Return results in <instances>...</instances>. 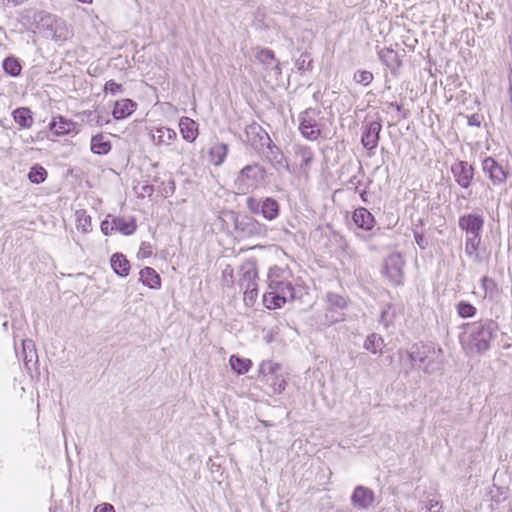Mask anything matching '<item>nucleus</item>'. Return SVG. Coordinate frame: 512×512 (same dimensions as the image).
I'll use <instances>...</instances> for the list:
<instances>
[{"label": "nucleus", "instance_id": "2eb2a0df", "mask_svg": "<svg viewBox=\"0 0 512 512\" xmlns=\"http://www.w3.org/2000/svg\"><path fill=\"white\" fill-rule=\"evenodd\" d=\"M268 152L266 154V159L270 163L273 169H275L276 172L281 174L282 172H288L289 171V164L288 161L283 154V152L276 146L268 145Z\"/></svg>", "mask_w": 512, "mask_h": 512}, {"label": "nucleus", "instance_id": "bb28decb", "mask_svg": "<svg viewBox=\"0 0 512 512\" xmlns=\"http://www.w3.org/2000/svg\"><path fill=\"white\" fill-rule=\"evenodd\" d=\"M90 149L94 154L106 155L111 150V142L103 134H97L91 139Z\"/></svg>", "mask_w": 512, "mask_h": 512}, {"label": "nucleus", "instance_id": "f3484780", "mask_svg": "<svg viewBox=\"0 0 512 512\" xmlns=\"http://www.w3.org/2000/svg\"><path fill=\"white\" fill-rule=\"evenodd\" d=\"M248 142L254 146L269 145L271 142L268 134L257 124L249 125L245 130Z\"/></svg>", "mask_w": 512, "mask_h": 512}, {"label": "nucleus", "instance_id": "ddd939ff", "mask_svg": "<svg viewBox=\"0 0 512 512\" xmlns=\"http://www.w3.org/2000/svg\"><path fill=\"white\" fill-rule=\"evenodd\" d=\"M482 168L494 185L505 183L508 172L504 166L496 162L492 157H486L482 161Z\"/></svg>", "mask_w": 512, "mask_h": 512}, {"label": "nucleus", "instance_id": "aec40b11", "mask_svg": "<svg viewBox=\"0 0 512 512\" xmlns=\"http://www.w3.org/2000/svg\"><path fill=\"white\" fill-rule=\"evenodd\" d=\"M49 128L56 136H63L74 131L75 123L63 116H57L53 118Z\"/></svg>", "mask_w": 512, "mask_h": 512}, {"label": "nucleus", "instance_id": "a211bd4d", "mask_svg": "<svg viewBox=\"0 0 512 512\" xmlns=\"http://www.w3.org/2000/svg\"><path fill=\"white\" fill-rule=\"evenodd\" d=\"M481 244V236L465 238V254L474 263L483 262V256L481 255Z\"/></svg>", "mask_w": 512, "mask_h": 512}, {"label": "nucleus", "instance_id": "680f3d73", "mask_svg": "<svg viewBox=\"0 0 512 512\" xmlns=\"http://www.w3.org/2000/svg\"><path fill=\"white\" fill-rule=\"evenodd\" d=\"M469 124H475V120L469 121Z\"/></svg>", "mask_w": 512, "mask_h": 512}, {"label": "nucleus", "instance_id": "c03bdc74", "mask_svg": "<svg viewBox=\"0 0 512 512\" xmlns=\"http://www.w3.org/2000/svg\"><path fill=\"white\" fill-rule=\"evenodd\" d=\"M122 91H123L122 85L119 83H116L114 80H109L105 83L104 92L106 94L110 93L112 95H116L118 93H122Z\"/></svg>", "mask_w": 512, "mask_h": 512}, {"label": "nucleus", "instance_id": "423d86ee", "mask_svg": "<svg viewBox=\"0 0 512 512\" xmlns=\"http://www.w3.org/2000/svg\"><path fill=\"white\" fill-rule=\"evenodd\" d=\"M280 370L281 366L278 363L263 361L260 364L259 372L272 394H281L285 390L286 380Z\"/></svg>", "mask_w": 512, "mask_h": 512}, {"label": "nucleus", "instance_id": "9b49d317", "mask_svg": "<svg viewBox=\"0 0 512 512\" xmlns=\"http://www.w3.org/2000/svg\"><path fill=\"white\" fill-rule=\"evenodd\" d=\"M459 228L466 232V237H479L483 231L484 218L478 214H465L459 217Z\"/></svg>", "mask_w": 512, "mask_h": 512}, {"label": "nucleus", "instance_id": "393cba45", "mask_svg": "<svg viewBox=\"0 0 512 512\" xmlns=\"http://www.w3.org/2000/svg\"><path fill=\"white\" fill-rule=\"evenodd\" d=\"M140 281L151 289H159L161 287V278L151 267H145L140 271Z\"/></svg>", "mask_w": 512, "mask_h": 512}, {"label": "nucleus", "instance_id": "c756f323", "mask_svg": "<svg viewBox=\"0 0 512 512\" xmlns=\"http://www.w3.org/2000/svg\"><path fill=\"white\" fill-rule=\"evenodd\" d=\"M378 57L382 63L391 69L400 66L398 54L391 48H382L378 51Z\"/></svg>", "mask_w": 512, "mask_h": 512}, {"label": "nucleus", "instance_id": "09e8293b", "mask_svg": "<svg viewBox=\"0 0 512 512\" xmlns=\"http://www.w3.org/2000/svg\"><path fill=\"white\" fill-rule=\"evenodd\" d=\"M380 322L385 326L388 327L390 323L392 322V319L390 317L389 313V307L383 308L380 315Z\"/></svg>", "mask_w": 512, "mask_h": 512}, {"label": "nucleus", "instance_id": "20e7f679", "mask_svg": "<svg viewBox=\"0 0 512 512\" xmlns=\"http://www.w3.org/2000/svg\"><path fill=\"white\" fill-rule=\"evenodd\" d=\"M299 131L301 135L310 141H316L323 137L326 126L325 118L321 110L307 108L299 115Z\"/></svg>", "mask_w": 512, "mask_h": 512}, {"label": "nucleus", "instance_id": "6ab92c4d", "mask_svg": "<svg viewBox=\"0 0 512 512\" xmlns=\"http://www.w3.org/2000/svg\"><path fill=\"white\" fill-rule=\"evenodd\" d=\"M352 220L357 227L366 231L371 230L375 225L374 216L364 207L354 210Z\"/></svg>", "mask_w": 512, "mask_h": 512}, {"label": "nucleus", "instance_id": "4468645a", "mask_svg": "<svg viewBox=\"0 0 512 512\" xmlns=\"http://www.w3.org/2000/svg\"><path fill=\"white\" fill-rule=\"evenodd\" d=\"M374 492L364 486H357L351 496L352 504L358 509H368L374 502Z\"/></svg>", "mask_w": 512, "mask_h": 512}, {"label": "nucleus", "instance_id": "ea45409f", "mask_svg": "<svg viewBox=\"0 0 512 512\" xmlns=\"http://www.w3.org/2000/svg\"><path fill=\"white\" fill-rule=\"evenodd\" d=\"M353 79L357 84L368 86L373 81L374 76L370 71L358 70L354 73Z\"/></svg>", "mask_w": 512, "mask_h": 512}, {"label": "nucleus", "instance_id": "4c0bfd02", "mask_svg": "<svg viewBox=\"0 0 512 512\" xmlns=\"http://www.w3.org/2000/svg\"><path fill=\"white\" fill-rule=\"evenodd\" d=\"M2 66L4 71L11 76L16 77L21 73V65L15 57L10 56L5 58Z\"/></svg>", "mask_w": 512, "mask_h": 512}, {"label": "nucleus", "instance_id": "a878e982", "mask_svg": "<svg viewBox=\"0 0 512 512\" xmlns=\"http://www.w3.org/2000/svg\"><path fill=\"white\" fill-rule=\"evenodd\" d=\"M228 147L224 143H215L212 145L208 152L210 163L215 166H220L227 156Z\"/></svg>", "mask_w": 512, "mask_h": 512}, {"label": "nucleus", "instance_id": "8fccbe9b", "mask_svg": "<svg viewBox=\"0 0 512 512\" xmlns=\"http://www.w3.org/2000/svg\"><path fill=\"white\" fill-rule=\"evenodd\" d=\"M308 59V56L303 54L300 56L299 59L296 60V67L299 69V70H305L306 69V64L307 66L310 65V60H307Z\"/></svg>", "mask_w": 512, "mask_h": 512}, {"label": "nucleus", "instance_id": "4be33fe9", "mask_svg": "<svg viewBox=\"0 0 512 512\" xmlns=\"http://www.w3.org/2000/svg\"><path fill=\"white\" fill-rule=\"evenodd\" d=\"M136 109V103L130 99H122L115 102L112 115L114 119L121 120L130 116Z\"/></svg>", "mask_w": 512, "mask_h": 512}, {"label": "nucleus", "instance_id": "a19ab883", "mask_svg": "<svg viewBox=\"0 0 512 512\" xmlns=\"http://www.w3.org/2000/svg\"><path fill=\"white\" fill-rule=\"evenodd\" d=\"M326 298H327V302L329 303V305L331 307H337V308L342 309V308L346 307V305H347L346 299L339 294L329 292V293H327Z\"/></svg>", "mask_w": 512, "mask_h": 512}, {"label": "nucleus", "instance_id": "79ce46f5", "mask_svg": "<svg viewBox=\"0 0 512 512\" xmlns=\"http://www.w3.org/2000/svg\"><path fill=\"white\" fill-rule=\"evenodd\" d=\"M242 288L244 289V300L253 303L258 295L257 283L247 284L242 286Z\"/></svg>", "mask_w": 512, "mask_h": 512}, {"label": "nucleus", "instance_id": "3c124183", "mask_svg": "<svg viewBox=\"0 0 512 512\" xmlns=\"http://www.w3.org/2000/svg\"><path fill=\"white\" fill-rule=\"evenodd\" d=\"M414 238H415V241L417 243V245L421 248V249H425L427 247V240L424 238L423 235L415 232L414 233Z\"/></svg>", "mask_w": 512, "mask_h": 512}, {"label": "nucleus", "instance_id": "72a5a7b5", "mask_svg": "<svg viewBox=\"0 0 512 512\" xmlns=\"http://www.w3.org/2000/svg\"><path fill=\"white\" fill-rule=\"evenodd\" d=\"M229 363L232 370H234L239 375L247 373L252 365L251 360L240 358L235 355L230 357Z\"/></svg>", "mask_w": 512, "mask_h": 512}, {"label": "nucleus", "instance_id": "dca6fc26", "mask_svg": "<svg viewBox=\"0 0 512 512\" xmlns=\"http://www.w3.org/2000/svg\"><path fill=\"white\" fill-rule=\"evenodd\" d=\"M256 59L263 65V68L270 71L273 76L278 77L281 74L279 62L275 59V55L272 50H259L256 54Z\"/></svg>", "mask_w": 512, "mask_h": 512}, {"label": "nucleus", "instance_id": "39448f33", "mask_svg": "<svg viewBox=\"0 0 512 512\" xmlns=\"http://www.w3.org/2000/svg\"><path fill=\"white\" fill-rule=\"evenodd\" d=\"M266 170L258 163L246 165L234 180V187L238 193L244 194L249 190L258 188L265 180Z\"/></svg>", "mask_w": 512, "mask_h": 512}, {"label": "nucleus", "instance_id": "0eeeda50", "mask_svg": "<svg viewBox=\"0 0 512 512\" xmlns=\"http://www.w3.org/2000/svg\"><path fill=\"white\" fill-rule=\"evenodd\" d=\"M247 209L252 214H261L266 220L272 221L279 216L280 205L271 197L256 199L249 197L246 200Z\"/></svg>", "mask_w": 512, "mask_h": 512}, {"label": "nucleus", "instance_id": "473e14b6", "mask_svg": "<svg viewBox=\"0 0 512 512\" xmlns=\"http://www.w3.org/2000/svg\"><path fill=\"white\" fill-rule=\"evenodd\" d=\"M257 271L253 264L247 263L241 267L240 286L255 283Z\"/></svg>", "mask_w": 512, "mask_h": 512}, {"label": "nucleus", "instance_id": "e433bc0d", "mask_svg": "<svg viewBox=\"0 0 512 512\" xmlns=\"http://www.w3.org/2000/svg\"><path fill=\"white\" fill-rule=\"evenodd\" d=\"M76 226L78 230L88 233L92 229L91 217L84 210L76 211Z\"/></svg>", "mask_w": 512, "mask_h": 512}, {"label": "nucleus", "instance_id": "49530a36", "mask_svg": "<svg viewBox=\"0 0 512 512\" xmlns=\"http://www.w3.org/2000/svg\"><path fill=\"white\" fill-rule=\"evenodd\" d=\"M263 229L264 227L256 221L251 220L247 223V232L250 235L260 234Z\"/></svg>", "mask_w": 512, "mask_h": 512}, {"label": "nucleus", "instance_id": "603ef678", "mask_svg": "<svg viewBox=\"0 0 512 512\" xmlns=\"http://www.w3.org/2000/svg\"><path fill=\"white\" fill-rule=\"evenodd\" d=\"M174 191H175V183L173 180H170L168 182V186L163 189L162 195L164 197H169L170 195H172L174 193Z\"/></svg>", "mask_w": 512, "mask_h": 512}, {"label": "nucleus", "instance_id": "4d7b16f0", "mask_svg": "<svg viewBox=\"0 0 512 512\" xmlns=\"http://www.w3.org/2000/svg\"><path fill=\"white\" fill-rule=\"evenodd\" d=\"M350 183H351L352 185L357 186V185L359 184V180H357V176L352 177V178L350 179Z\"/></svg>", "mask_w": 512, "mask_h": 512}, {"label": "nucleus", "instance_id": "5701e85b", "mask_svg": "<svg viewBox=\"0 0 512 512\" xmlns=\"http://www.w3.org/2000/svg\"><path fill=\"white\" fill-rule=\"evenodd\" d=\"M182 137L188 142H194L198 136V124L189 117H182L179 121Z\"/></svg>", "mask_w": 512, "mask_h": 512}, {"label": "nucleus", "instance_id": "13d9d810", "mask_svg": "<svg viewBox=\"0 0 512 512\" xmlns=\"http://www.w3.org/2000/svg\"><path fill=\"white\" fill-rule=\"evenodd\" d=\"M79 2H82V3H90L92 0H78Z\"/></svg>", "mask_w": 512, "mask_h": 512}, {"label": "nucleus", "instance_id": "5fc2aeb1", "mask_svg": "<svg viewBox=\"0 0 512 512\" xmlns=\"http://www.w3.org/2000/svg\"><path fill=\"white\" fill-rule=\"evenodd\" d=\"M153 192H154V188L152 185H144L141 188V196L142 197H145V196L150 197L153 194Z\"/></svg>", "mask_w": 512, "mask_h": 512}, {"label": "nucleus", "instance_id": "f8f14e48", "mask_svg": "<svg viewBox=\"0 0 512 512\" xmlns=\"http://www.w3.org/2000/svg\"><path fill=\"white\" fill-rule=\"evenodd\" d=\"M455 182L463 189H468L474 178V168L467 161H458L451 166Z\"/></svg>", "mask_w": 512, "mask_h": 512}, {"label": "nucleus", "instance_id": "2f4dec72", "mask_svg": "<svg viewBox=\"0 0 512 512\" xmlns=\"http://www.w3.org/2000/svg\"><path fill=\"white\" fill-rule=\"evenodd\" d=\"M384 346L383 338L376 333L370 334L364 342V348L373 354L382 353Z\"/></svg>", "mask_w": 512, "mask_h": 512}, {"label": "nucleus", "instance_id": "864d4df0", "mask_svg": "<svg viewBox=\"0 0 512 512\" xmlns=\"http://www.w3.org/2000/svg\"><path fill=\"white\" fill-rule=\"evenodd\" d=\"M95 512H115V510L111 504H102L95 508Z\"/></svg>", "mask_w": 512, "mask_h": 512}, {"label": "nucleus", "instance_id": "c9c22d12", "mask_svg": "<svg viewBox=\"0 0 512 512\" xmlns=\"http://www.w3.org/2000/svg\"><path fill=\"white\" fill-rule=\"evenodd\" d=\"M23 352H24V363L29 369V364L37 361V353L32 340L22 341Z\"/></svg>", "mask_w": 512, "mask_h": 512}, {"label": "nucleus", "instance_id": "052dcab7", "mask_svg": "<svg viewBox=\"0 0 512 512\" xmlns=\"http://www.w3.org/2000/svg\"><path fill=\"white\" fill-rule=\"evenodd\" d=\"M469 124H475V120L469 121Z\"/></svg>", "mask_w": 512, "mask_h": 512}, {"label": "nucleus", "instance_id": "c85d7f7f", "mask_svg": "<svg viewBox=\"0 0 512 512\" xmlns=\"http://www.w3.org/2000/svg\"><path fill=\"white\" fill-rule=\"evenodd\" d=\"M111 267L121 277L129 274L130 264L123 254L116 253L111 257Z\"/></svg>", "mask_w": 512, "mask_h": 512}, {"label": "nucleus", "instance_id": "9d476101", "mask_svg": "<svg viewBox=\"0 0 512 512\" xmlns=\"http://www.w3.org/2000/svg\"><path fill=\"white\" fill-rule=\"evenodd\" d=\"M404 260L399 253H393L385 259L384 273L394 285L403 283Z\"/></svg>", "mask_w": 512, "mask_h": 512}, {"label": "nucleus", "instance_id": "bf43d9fd", "mask_svg": "<svg viewBox=\"0 0 512 512\" xmlns=\"http://www.w3.org/2000/svg\"><path fill=\"white\" fill-rule=\"evenodd\" d=\"M430 363H431V358H427L426 362L423 365L430 364Z\"/></svg>", "mask_w": 512, "mask_h": 512}, {"label": "nucleus", "instance_id": "cd10ccee", "mask_svg": "<svg viewBox=\"0 0 512 512\" xmlns=\"http://www.w3.org/2000/svg\"><path fill=\"white\" fill-rule=\"evenodd\" d=\"M14 121L22 128L28 129L33 125V117L29 108L20 107L12 113Z\"/></svg>", "mask_w": 512, "mask_h": 512}, {"label": "nucleus", "instance_id": "58836bf2", "mask_svg": "<svg viewBox=\"0 0 512 512\" xmlns=\"http://www.w3.org/2000/svg\"><path fill=\"white\" fill-rule=\"evenodd\" d=\"M458 315L461 318H470L476 314V307L467 301H460L457 306Z\"/></svg>", "mask_w": 512, "mask_h": 512}, {"label": "nucleus", "instance_id": "f03ea898", "mask_svg": "<svg viewBox=\"0 0 512 512\" xmlns=\"http://www.w3.org/2000/svg\"><path fill=\"white\" fill-rule=\"evenodd\" d=\"M464 333L461 336V344L468 353H483L490 347V343L498 329L493 320H481L468 323L464 326Z\"/></svg>", "mask_w": 512, "mask_h": 512}, {"label": "nucleus", "instance_id": "6e6552de", "mask_svg": "<svg viewBox=\"0 0 512 512\" xmlns=\"http://www.w3.org/2000/svg\"><path fill=\"white\" fill-rule=\"evenodd\" d=\"M42 28H46L52 32V38L55 41H64L69 37V30L63 21L57 20L53 15L40 12L35 15Z\"/></svg>", "mask_w": 512, "mask_h": 512}, {"label": "nucleus", "instance_id": "6e6d98bb", "mask_svg": "<svg viewBox=\"0 0 512 512\" xmlns=\"http://www.w3.org/2000/svg\"><path fill=\"white\" fill-rule=\"evenodd\" d=\"M7 5L18 6L23 4L26 0H2Z\"/></svg>", "mask_w": 512, "mask_h": 512}, {"label": "nucleus", "instance_id": "f257e3e1", "mask_svg": "<svg viewBox=\"0 0 512 512\" xmlns=\"http://www.w3.org/2000/svg\"><path fill=\"white\" fill-rule=\"evenodd\" d=\"M290 270L274 266L268 273V291L263 295V303L268 309L281 308L295 298V289L291 281Z\"/></svg>", "mask_w": 512, "mask_h": 512}, {"label": "nucleus", "instance_id": "b1692460", "mask_svg": "<svg viewBox=\"0 0 512 512\" xmlns=\"http://www.w3.org/2000/svg\"><path fill=\"white\" fill-rule=\"evenodd\" d=\"M295 157L299 161V167L306 172L313 161L314 154L310 147L298 145L295 147Z\"/></svg>", "mask_w": 512, "mask_h": 512}, {"label": "nucleus", "instance_id": "de8ad7c7", "mask_svg": "<svg viewBox=\"0 0 512 512\" xmlns=\"http://www.w3.org/2000/svg\"><path fill=\"white\" fill-rule=\"evenodd\" d=\"M113 230H116L115 228V225L113 223V220L112 221H109V220H104L102 221L101 223V231L105 234V235H110Z\"/></svg>", "mask_w": 512, "mask_h": 512}, {"label": "nucleus", "instance_id": "7ed1b4c3", "mask_svg": "<svg viewBox=\"0 0 512 512\" xmlns=\"http://www.w3.org/2000/svg\"><path fill=\"white\" fill-rule=\"evenodd\" d=\"M406 354L411 361L412 367L417 363L427 374H433L442 369L443 366V350L434 344H414L410 351H399L400 357Z\"/></svg>", "mask_w": 512, "mask_h": 512}, {"label": "nucleus", "instance_id": "a18cd8bd", "mask_svg": "<svg viewBox=\"0 0 512 512\" xmlns=\"http://www.w3.org/2000/svg\"><path fill=\"white\" fill-rule=\"evenodd\" d=\"M423 509L425 510V512H442L443 506L440 503V501L430 499L427 501Z\"/></svg>", "mask_w": 512, "mask_h": 512}, {"label": "nucleus", "instance_id": "f704fd0d", "mask_svg": "<svg viewBox=\"0 0 512 512\" xmlns=\"http://www.w3.org/2000/svg\"><path fill=\"white\" fill-rule=\"evenodd\" d=\"M47 178V171L39 164H35L30 168L28 179L33 184L43 183Z\"/></svg>", "mask_w": 512, "mask_h": 512}, {"label": "nucleus", "instance_id": "1a4fd4ad", "mask_svg": "<svg viewBox=\"0 0 512 512\" xmlns=\"http://www.w3.org/2000/svg\"><path fill=\"white\" fill-rule=\"evenodd\" d=\"M382 124L380 120L365 119L362 125L361 144L369 152H373L379 143Z\"/></svg>", "mask_w": 512, "mask_h": 512}, {"label": "nucleus", "instance_id": "412c9836", "mask_svg": "<svg viewBox=\"0 0 512 512\" xmlns=\"http://www.w3.org/2000/svg\"><path fill=\"white\" fill-rule=\"evenodd\" d=\"M152 141L155 145H169L177 137L175 130L167 127L155 128L151 133Z\"/></svg>", "mask_w": 512, "mask_h": 512}, {"label": "nucleus", "instance_id": "7c9ffc66", "mask_svg": "<svg viewBox=\"0 0 512 512\" xmlns=\"http://www.w3.org/2000/svg\"><path fill=\"white\" fill-rule=\"evenodd\" d=\"M113 223L116 230L124 235L133 234L137 227L133 218L115 217Z\"/></svg>", "mask_w": 512, "mask_h": 512}, {"label": "nucleus", "instance_id": "37998d69", "mask_svg": "<svg viewBox=\"0 0 512 512\" xmlns=\"http://www.w3.org/2000/svg\"><path fill=\"white\" fill-rule=\"evenodd\" d=\"M481 284L486 295L493 296V294L497 291V285L492 278L484 276L481 280Z\"/></svg>", "mask_w": 512, "mask_h": 512}]
</instances>
